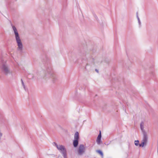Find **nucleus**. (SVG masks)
I'll return each instance as SVG.
<instances>
[{
    "label": "nucleus",
    "mask_w": 158,
    "mask_h": 158,
    "mask_svg": "<svg viewBox=\"0 0 158 158\" xmlns=\"http://www.w3.org/2000/svg\"><path fill=\"white\" fill-rule=\"evenodd\" d=\"M12 26L14 33L16 42L18 46L17 50L20 52H21L23 48L22 43L16 27L14 25H12Z\"/></svg>",
    "instance_id": "nucleus-1"
},
{
    "label": "nucleus",
    "mask_w": 158,
    "mask_h": 158,
    "mask_svg": "<svg viewBox=\"0 0 158 158\" xmlns=\"http://www.w3.org/2000/svg\"><path fill=\"white\" fill-rule=\"evenodd\" d=\"M45 69H46L47 73L45 75L44 78H50L52 80L54 81L56 79L55 74L53 73L52 69L50 63H47L45 65Z\"/></svg>",
    "instance_id": "nucleus-2"
},
{
    "label": "nucleus",
    "mask_w": 158,
    "mask_h": 158,
    "mask_svg": "<svg viewBox=\"0 0 158 158\" xmlns=\"http://www.w3.org/2000/svg\"><path fill=\"white\" fill-rule=\"evenodd\" d=\"M53 143L62 154L64 158H67V151L64 146L62 145H58L55 142H54Z\"/></svg>",
    "instance_id": "nucleus-3"
},
{
    "label": "nucleus",
    "mask_w": 158,
    "mask_h": 158,
    "mask_svg": "<svg viewBox=\"0 0 158 158\" xmlns=\"http://www.w3.org/2000/svg\"><path fill=\"white\" fill-rule=\"evenodd\" d=\"M2 69L3 73L6 75L10 74L11 73L7 65L5 64L2 65Z\"/></svg>",
    "instance_id": "nucleus-4"
},
{
    "label": "nucleus",
    "mask_w": 158,
    "mask_h": 158,
    "mask_svg": "<svg viewBox=\"0 0 158 158\" xmlns=\"http://www.w3.org/2000/svg\"><path fill=\"white\" fill-rule=\"evenodd\" d=\"M85 148L83 144L80 145L78 150V154L79 155H82L85 152Z\"/></svg>",
    "instance_id": "nucleus-5"
},
{
    "label": "nucleus",
    "mask_w": 158,
    "mask_h": 158,
    "mask_svg": "<svg viewBox=\"0 0 158 158\" xmlns=\"http://www.w3.org/2000/svg\"><path fill=\"white\" fill-rule=\"evenodd\" d=\"M91 63H90L89 61L88 62V63L85 66V69L87 71H89L91 69L92 67L94 64V59L92 58L91 59Z\"/></svg>",
    "instance_id": "nucleus-6"
},
{
    "label": "nucleus",
    "mask_w": 158,
    "mask_h": 158,
    "mask_svg": "<svg viewBox=\"0 0 158 158\" xmlns=\"http://www.w3.org/2000/svg\"><path fill=\"white\" fill-rule=\"evenodd\" d=\"M148 135H143L142 142L139 144L140 147H143L144 145H146L148 141Z\"/></svg>",
    "instance_id": "nucleus-7"
},
{
    "label": "nucleus",
    "mask_w": 158,
    "mask_h": 158,
    "mask_svg": "<svg viewBox=\"0 0 158 158\" xmlns=\"http://www.w3.org/2000/svg\"><path fill=\"white\" fill-rule=\"evenodd\" d=\"M140 129L142 131L143 135H147V132L144 129V122H142L140 124Z\"/></svg>",
    "instance_id": "nucleus-8"
},
{
    "label": "nucleus",
    "mask_w": 158,
    "mask_h": 158,
    "mask_svg": "<svg viewBox=\"0 0 158 158\" xmlns=\"http://www.w3.org/2000/svg\"><path fill=\"white\" fill-rule=\"evenodd\" d=\"M101 137H102L101 133V131H100V133L98 135V136L97 137V140H96V142L98 145H100L101 144V143H102V141L101 140Z\"/></svg>",
    "instance_id": "nucleus-9"
},
{
    "label": "nucleus",
    "mask_w": 158,
    "mask_h": 158,
    "mask_svg": "<svg viewBox=\"0 0 158 158\" xmlns=\"http://www.w3.org/2000/svg\"><path fill=\"white\" fill-rule=\"evenodd\" d=\"M79 139V134L78 132H75L74 135V140H78Z\"/></svg>",
    "instance_id": "nucleus-10"
},
{
    "label": "nucleus",
    "mask_w": 158,
    "mask_h": 158,
    "mask_svg": "<svg viewBox=\"0 0 158 158\" xmlns=\"http://www.w3.org/2000/svg\"><path fill=\"white\" fill-rule=\"evenodd\" d=\"M78 144V140H74L73 141V145L74 147H76Z\"/></svg>",
    "instance_id": "nucleus-11"
},
{
    "label": "nucleus",
    "mask_w": 158,
    "mask_h": 158,
    "mask_svg": "<svg viewBox=\"0 0 158 158\" xmlns=\"http://www.w3.org/2000/svg\"><path fill=\"white\" fill-rule=\"evenodd\" d=\"M96 152L97 153L99 154L102 157H103V152H102L100 150H97L96 151Z\"/></svg>",
    "instance_id": "nucleus-12"
},
{
    "label": "nucleus",
    "mask_w": 158,
    "mask_h": 158,
    "mask_svg": "<svg viewBox=\"0 0 158 158\" xmlns=\"http://www.w3.org/2000/svg\"><path fill=\"white\" fill-rule=\"evenodd\" d=\"M27 78L30 79H34V76L33 75H29L27 76Z\"/></svg>",
    "instance_id": "nucleus-13"
},
{
    "label": "nucleus",
    "mask_w": 158,
    "mask_h": 158,
    "mask_svg": "<svg viewBox=\"0 0 158 158\" xmlns=\"http://www.w3.org/2000/svg\"><path fill=\"white\" fill-rule=\"evenodd\" d=\"M139 140H135V142H134V143H135V144L136 146H138L139 145Z\"/></svg>",
    "instance_id": "nucleus-14"
},
{
    "label": "nucleus",
    "mask_w": 158,
    "mask_h": 158,
    "mask_svg": "<svg viewBox=\"0 0 158 158\" xmlns=\"http://www.w3.org/2000/svg\"><path fill=\"white\" fill-rule=\"evenodd\" d=\"M21 82H22V84L23 86L24 89L26 90V88L25 86L24 85V84L23 82V81L22 79H21Z\"/></svg>",
    "instance_id": "nucleus-15"
},
{
    "label": "nucleus",
    "mask_w": 158,
    "mask_h": 158,
    "mask_svg": "<svg viewBox=\"0 0 158 158\" xmlns=\"http://www.w3.org/2000/svg\"><path fill=\"white\" fill-rule=\"evenodd\" d=\"M138 23H139V25H140L141 24V22H140V19H138Z\"/></svg>",
    "instance_id": "nucleus-16"
},
{
    "label": "nucleus",
    "mask_w": 158,
    "mask_h": 158,
    "mask_svg": "<svg viewBox=\"0 0 158 158\" xmlns=\"http://www.w3.org/2000/svg\"><path fill=\"white\" fill-rule=\"evenodd\" d=\"M104 144H105L106 145H108L109 144V143H105Z\"/></svg>",
    "instance_id": "nucleus-17"
},
{
    "label": "nucleus",
    "mask_w": 158,
    "mask_h": 158,
    "mask_svg": "<svg viewBox=\"0 0 158 158\" xmlns=\"http://www.w3.org/2000/svg\"><path fill=\"white\" fill-rule=\"evenodd\" d=\"M95 71L97 72V73H98V69H95Z\"/></svg>",
    "instance_id": "nucleus-18"
},
{
    "label": "nucleus",
    "mask_w": 158,
    "mask_h": 158,
    "mask_svg": "<svg viewBox=\"0 0 158 158\" xmlns=\"http://www.w3.org/2000/svg\"><path fill=\"white\" fill-rule=\"evenodd\" d=\"M137 19H139V17L138 16V15L137 16Z\"/></svg>",
    "instance_id": "nucleus-19"
}]
</instances>
